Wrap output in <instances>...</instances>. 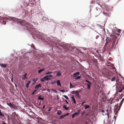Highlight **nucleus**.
I'll return each mask as SVG.
<instances>
[{
  "label": "nucleus",
  "mask_w": 124,
  "mask_h": 124,
  "mask_svg": "<svg viewBox=\"0 0 124 124\" xmlns=\"http://www.w3.org/2000/svg\"><path fill=\"white\" fill-rule=\"evenodd\" d=\"M116 87L119 89H120L119 92H120L124 89V83L121 80L117 79L116 80Z\"/></svg>",
  "instance_id": "nucleus-1"
},
{
  "label": "nucleus",
  "mask_w": 124,
  "mask_h": 124,
  "mask_svg": "<svg viewBox=\"0 0 124 124\" xmlns=\"http://www.w3.org/2000/svg\"><path fill=\"white\" fill-rule=\"evenodd\" d=\"M111 108H110L108 107L106 110H102L101 112L103 115L104 116L106 114L107 115H109V113H110V112H111Z\"/></svg>",
  "instance_id": "nucleus-2"
},
{
  "label": "nucleus",
  "mask_w": 124,
  "mask_h": 124,
  "mask_svg": "<svg viewBox=\"0 0 124 124\" xmlns=\"http://www.w3.org/2000/svg\"><path fill=\"white\" fill-rule=\"evenodd\" d=\"M26 25L27 30L29 31L30 29H31L32 28V26L31 24L28 23H26Z\"/></svg>",
  "instance_id": "nucleus-3"
},
{
  "label": "nucleus",
  "mask_w": 124,
  "mask_h": 124,
  "mask_svg": "<svg viewBox=\"0 0 124 124\" xmlns=\"http://www.w3.org/2000/svg\"><path fill=\"white\" fill-rule=\"evenodd\" d=\"M118 106L119 105L118 104H116L115 105V108L116 111H119L120 109V105L119 106V107H118Z\"/></svg>",
  "instance_id": "nucleus-4"
},
{
  "label": "nucleus",
  "mask_w": 124,
  "mask_h": 124,
  "mask_svg": "<svg viewBox=\"0 0 124 124\" xmlns=\"http://www.w3.org/2000/svg\"><path fill=\"white\" fill-rule=\"evenodd\" d=\"M111 72V71L109 70L106 71L105 72V76L108 78V77L109 76V74Z\"/></svg>",
  "instance_id": "nucleus-5"
},
{
  "label": "nucleus",
  "mask_w": 124,
  "mask_h": 124,
  "mask_svg": "<svg viewBox=\"0 0 124 124\" xmlns=\"http://www.w3.org/2000/svg\"><path fill=\"white\" fill-rule=\"evenodd\" d=\"M109 75L108 76V78L109 79H111V78L113 77L114 76V74L111 71V72H110V74H109Z\"/></svg>",
  "instance_id": "nucleus-6"
},
{
  "label": "nucleus",
  "mask_w": 124,
  "mask_h": 124,
  "mask_svg": "<svg viewBox=\"0 0 124 124\" xmlns=\"http://www.w3.org/2000/svg\"><path fill=\"white\" fill-rule=\"evenodd\" d=\"M86 85H87V89L88 90L90 89V87L92 85V83H90L88 84H86Z\"/></svg>",
  "instance_id": "nucleus-7"
},
{
  "label": "nucleus",
  "mask_w": 124,
  "mask_h": 124,
  "mask_svg": "<svg viewBox=\"0 0 124 124\" xmlns=\"http://www.w3.org/2000/svg\"><path fill=\"white\" fill-rule=\"evenodd\" d=\"M27 74L26 73H25L24 75L22 76V79L24 80L25 79V78H27Z\"/></svg>",
  "instance_id": "nucleus-8"
},
{
  "label": "nucleus",
  "mask_w": 124,
  "mask_h": 124,
  "mask_svg": "<svg viewBox=\"0 0 124 124\" xmlns=\"http://www.w3.org/2000/svg\"><path fill=\"white\" fill-rule=\"evenodd\" d=\"M83 106L85 109H87V108H89L90 107L89 105H83Z\"/></svg>",
  "instance_id": "nucleus-9"
},
{
  "label": "nucleus",
  "mask_w": 124,
  "mask_h": 124,
  "mask_svg": "<svg viewBox=\"0 0 124 124\" xmlns=\"http://www.w3.org/2000/svg\"><path fill=\"white\" fill-rule=\"evenodd\" d=\"M0 66L2 67H3L4 68H6L7 66L6 64H3L2 63L0 64Z\"/></svg>",
  "instance_id": "nucleus-10"
},
{
  "label": "nucleus",
  "mask_w": 124,
  "mask_h": 124,
  "mask_svg": "<svg viewBox=\"0 0 124 124\" xmlns=\"http://www.w3.org/2000/svg\"><path fill=\"white\" fill-rule=\"evenodd\" d=\"M71 99L72 100V101H73V103L75 104H76V102L75 100V99L74 97L73 96L71 97Z\"/></svg>",
  "instance_id": "nucleus-11"
},
{
  "label": "nucleus",
  "mask_w": 124,
  "mask_h": 124,
  "mask_svg": "<svg viewBox=\"0 0 124 124\" xmlns=\"http://www.w3.org/2000/svg\"><path fill=\"white\" fill-rule=\"evenodd\" d=\"M45 70V68H43L39 70L38 71V72L39 73H40L42 71H44Z\"/></svg>",
  "instance_id": "nucleus-12"
},
{
  "label": "nucleus",
  "mask_w": 124,
  "mask_h": 124,
  "mask_svg": "<svg viewBox=\"0 0 124 124\" xmlns=\"http://www.w3.org/2000/svg\"><path fill=\"white\" fill-rule=\"evenodd\" d=\"M42 97V95H39L38 97V99L39 100H41L43 101H44V99L43 97Z\"/></svg>",
  "instance_id": "nucleus-13"
},
{
  "label": "nucleus",
  "mask_w": 124,
  "mask_h": 124,
  "mask_svg": "<svg viewBox=\"0 0 124 124\" xmlns=\"http://www.w3.org/2000/svg\"><path fill=\"white\" fill-rule=\"evenodd\" d=\"M62 73L61 71H58L57 72L56 75L57 76H60L61 75Z\"/></svg>",
  "instance_id": "nucleus-14"
},
{
  "label": "nucleus",
  "mask_w": 124,
  "mask_h": 124,
  "mask_svg": "<svg viewBox=\"0 0 124 124\" xmlns=\"http://www.w3.org/2000/svg\"><path fill=\"white\" fill-rule=\"evenodd\" d=\"M41 84H39L36 86L35 87V88L36 89H37L39 88V87H41Z\"/></svg>",
  "instance_id": "nucleus-15"
},
{
  "label": "nucleus",
  "mask_w": 124,
  "mask_h": 124,
  "mask_svg": "<svg viewBox=\"0 0 124 124\" xmlns=\"http://www.w3.org/2000/svg\"><path fill=\"white\" fill-rule=\"evenodd\" d=\"M57 85L59 86H61V84L60 82V81L59 80H57Z\"/></svg>",
  "instance_id": "nucleus-16"
},
{
  "label": "nucleus",
  "mask_w": 124,
  "mask_h": 124,
  "mask_svg": "<svg viewBox=\"0 0 124 124\" xmlns=\"http://www.w3.org/2000/svg\"><path fill=\"white\" fill-rule=\"evenodd\" d=\"M7 104L11 107V108H14V106L10 102L9 103H7Z\"/></svg>",
  "instance_id": "nucleus-17"
},
{
  "label": "nucleus",
  "mask_w": 124,
  "mask_h": 124,
  "mask_svg": "<svg viewBox=\"0 0 124 124\" xmlns=\"http://www.w3.org/2000/svg\"><path fill=\"white\" fill-rule=\"evenodd\" d=\"M78 114V112H75L74 113L71 115V116L72 117V118H73L75 117V116L76 115Z\"/></svg>",
  "instance_id": "nucleus-18"
},
{
  "label": "nucleus",
  "mask_w": 124,
  "mask_h": 124,
  "mask_svg": "<svg viewBox=\"0 0 124 124\" xmlns=\"http://www.w3.org/2000/svg\"><path fill=\"white\" fill-rule=\"evenodd\" d=\"M80 74V73L79 72H77L76 73H75L74 75L73 76H78Z\"/></svg>",
  "instance_id": "nucleus-19"
},
{
  "label": "nucleus",
  "mask_w": 124,
  "mask_h": 124,
  "mask_svg": "<svg viewBox=\"0 0 124 124\" xmlns=\"http://www.w3.org/2000/svg\"><path fill=\"white\" fill-rule=\"evenodd\" d=\"M112 78L111 81H115L116 79V76H114L112 77Z\"/></svg>",
  "instance_id": "nucleus-20"
},
{
  "label": "nucleus",
  "mask_w": 124,
  "mask_h": 124,
  "mask_svg": "<svg viewBox=\"0 0 124 124\" xmlns=\"http://www.w3.org/2000/svg\"><path fill=\"white\" fill-rule=\"evenodd\" d=\"M62 107L63 108H64L65 110H68L69 108V107H66V106L65 105H63V106Z\"/></svg>",
  "instance_id": "nucleus-21"
},
{
  "label": "nucleus",
  "mask_w": 124,
  "mask_h": 124,
  "mask_svg": "<svg viewBox=\"0 0 124 124\" xmlns=\"http://www.w3.org/2000/svg\"><path fill=\"white\" fill-rule=\"evenodd\" d=\"M62 113V111L60 110H57V115H60Z\"/></svg>",
  "instance_id": "nucleus-22"
},
{
  "label": "nucleus",
  "mask_w": 124,
  "mask_h": 124,
  "mask_svg": "<svg viewBox=\"0 0 124 124\" xmlns=\"http://www.w3.org/2000/svg\"><path fill=\"white\" fill-rule=\"evenodd\" d=\"M31 82V81H28L26 85V86L27 88H28L29 86V84Z\"/></svg>",
  "instance_id": "nucleus-23"
},
{
  "label": "nucleus",
  "mask_w": 124,
  "mask_h": 124,
  "mask_svg": "<svg viewBox=\"0 0 124 124\" xmlns=\"http://www.w3.org/2000/svg\"><path fill=\"white\" fill-rule=\"evenodd\" d=\"M18 23H20V24L21 25V24H22V23H23L24 24H25V22L23 20H22V21H21L18 22Z\"/></svg>",
  "instance_id": "nucleus-24"
},
{
  "label": "nucleus",
  "mask_w": 124,
  "mask_h": 124,
  "mask_svg": "<svg viewBox=\"0 0 124 124\" xmlns=\"http://www.w3.org/2000/svg\"><path fill=\"white\" fill-rule=\"evenodd\" d=\"M75 95L77 96L78 97H80V96L79 95V93H78V91H76V94Z\"/></svg>",
  "instance_id": "nucleus-25"
},
{
  "label": "nucleus",
  "mask_w": 124,
  "mask_h": 124,
  "mask_svg": "<svg viewBox=\"0 0 124 124\" xmlns=\"http://www.w3.org/2000/svg\"><path fill=\"white\" fill-rule=\"evenodd\" d=\"M64 115H62L61 116H60L59 117V119H61L63 118V117H65V116H64Z\"/></svg>",
  "instance_id": "nucleus-26"
},
{
  "label": "nucleus",
  "mask_w": 124,
  "mask_h": 124,
  "mask_svg": "<svg viewBox=\"0 0 124 124\" xmlns=\"http://www.w3.org/2000/svg\"><path fill=\"white\" fill-rule=\"evenodd\" d=\"M44 79L45 80H49L48 77H47V76L44 77Z\"/></svg>",
  "instance_id": "nucleus-27"
},
{
  "label": "nucleus",
  "mask_w": 124,
  "mask_h": 124,
  "mask_svg": "<svg viewBox=\"0 0 124 124\" xmlns=\"http://www.w3.org/2000/svg\"><path fill=\"white\" fill-rule=\"evenodd\" d=\"M81 76H78L77 77H76L75 78V79L76 80L78 79H79L80 78Z\"/></svg>",
  "instance_id": "nucleus-28"
},
{
  "label": "nucleus",
  "mask_w": 124,
  "mask_h": 124,
  "mask_svg": "<svg viewBox=\"0 0 124 124\" xmlns=\"http://www.w3.org/2000/svg\"><path fill=\"white\" fill-rule=\"evenodd\" d=\"M12 20H14L15 21H16L17 20V19L15 18V17H12L11 18Z\"/></svg>",
  "instance_id": "nucleus-29"
},
{
  "label": "nucleus",
  "mask_w": 124,
  "mask_h": 124,
  "mask_svg": "<svg viewBox=\"0 0 124 124\" xmlns=\"http://www.w3.org/2000/svg\"><path fill=\"white\" fill-rule=\"evenodd\" d=\"M76 91H73L71 92V93L73 94H74L75 95L76 93Z\"/></svg>",
  "instance_id": "nucleus-30"
},
{
  "label": "nucleus",
  "mask_w": 124,
  "mask_h": 124,
  "mask_svg": "<svg viewBox=\"0 0 124 124\" xmlns=\"http://www.w3.org/2000/svg\"><path fill=\"white\" fill-rule=\"evenodd\" d=\"M40 80L42 82H43L45 80L44 79V78H43L41 79H40Z\"/></svg>",
  "instance_id": "nucleus-31"
},
{
  "label": "nucleus",
  "mask_w": 124,
  "mask_h": 124,
  "mask_svg": "<svg viewBox=\"0 0 124 124\" xmlns=\"http://www.w3.org/2000/svg\"><path fill=\"white\" fill-rule=\"evenodd\" d=\"M63 97H64L65 99H68V97L67 96H66V95H63Z\"/></svg>",
  "instance_id": "nucleus-32"
},
{
  "label": "nucleus",
  "mask_w": 124,
  "mask_h": 124,
  "mask_svg": "<svg viewBox=\"0 0 124 124\" xmlns=\"http://www.w3.org/2000/svg\"><path fill=\"white\" fill-rule=\"evenodd\" d=\"M93 62L96 63L97 62V61L96 59L94 60L93 61Z\"/></svg>",
  "instance_id": "nucleus-33"
},
{
  "label": "nucleus",
  "mask_w": 124,
  "mask_h": 124,
  "mask_svg": "<svg viewBox=\"0 0 124 124\" xmlns=\"http://www.w3.org/2000/svg\"><path fill=\"white\" fill-rule=\"evenodd\" d=\"M52 108L51 107H50L48 109V111H50L52 109Z\"/></svg>",
  "instance_id": "nucleus-34"
},
{
  "label": "nucleus",
  "mask_w": 124,
  "mask_h": 124,
  "mask_svg": "<svg viewBox=\"0 0 124 124\" xmlns=\"http://www.w3.org/2000/svg\"><path fill=\"white\" fill-rule=\"evenodd\" d=\"M70 89H71L72 88V87H73V86L70 83Z\"/></svg>",
  "instance_id": "nucleus-35"
},
{
  "label": "nucleus",
  "mask_w": 124,
  "mask_h": 124,
  "mask_svg": "<svg viewBox=\"0 0 124 124\" xmlns=\"http://www.w3.org/2000/svg\"><path fill=\"white\" fill-rule=\"evenodd\" d=\"M0 116H3V114H2V113L1 111V110H0Z\"/></svg>",
  "instance_id": "nucleus-36"
},
{
  "label": "nucleus",
  "mask_w": 124,
  "mask_h": 124,
  "mask_svg": "<svg viewBox=\"0 0 124 124\" xmlns=\"http://www.w3.org/2000/svg\"><path fill=\"white\" fill-rule=\"evenodd\" d=\"M6 23V22L5 21H3V23H2V24H5Z\"/></svg>",
  "instance_id": "nucleus-37"
},
{
  "label": "nucleus",
  "mask_w": 124,
  "mask_h": 124,
  "mask_svg": "<svg viewBox=\"0 0 124 124\" xmlns=\"http://www.w3.org/2000/svg\"><path fill=\"white\" fill-rule=\"evenodd\" d=\"M85 81L87 82L88 83H91V82L90 81H88V80H87L86 79H85Z\"/></svg>",
  "instance_id": "nucleus-38"
},
{
  "label": "nucleus",
  "mask_w": 124,
  "mask_h": 124,
  "mask_svg": "<svg viewBox=\"0 0 124 124\" xmlns=\"http://www.w3.org/2000/svg\"><path fill=\"white\" fill-rule=\"evenodd\" d=\"M69 115V114L68 113H67V114H64V116L65 117L66 116L68 115Z\"/></svg>",
  "instance_id": "nucleus-39"
},
{
  "label": "nucleus",
  "mask_w": 124,
  "mask_h": 124,
  "mask_svg": "<svg viewBox=\"0 0 124 124\" xmlns=\"http://www.w3.org/2000/svg\"><path fill=\"white\" fill-rule=\"evenodd\" d=\"M47 77H48V78L49 77H52V76L51 75L49 74L48 76H47Z\"/></svg>",
  "instance_id": "nucleus-40"
},
{
  "label": "nucleus",
  "mask_w": 124,
  "mask_h": 124,
  "mask_svg": "<svg viewBox=\"0 0 124 124\" xmlns=\"http://www.w3.org/2000/svg\"><path fill=\"white\" fill-rule=\"evenodd\" d=\"M60 92H62V93H64V91L63 90H60Z\"/></svg>",
  "instance_id": "nucleus-41"
},
{
  "label": "nucleus",
  "mask_w": 124,
  "mask_h": 124,
  "mask_svg": "<svg viewBox=\"0 0 124 124\" xmlns=\"http://www.w3.org/2000/svg\"><path fill=\"white\" fill-rule=\"evenodd\" d=\"M50 73H51L50 72H48L47 73H46V75H47V74H50Z\"/></svg>",
  "instance_id": "nucleus-42"
},
{
  "label": "nucleus",
  "mask_w": 124,
  "mask_h": 124,
  "mask_svg": "<svg viewBox=\"0 0 124 124\" xmlns=\"http://www.w3.org/2000/svg\"><path fill=\"white\" fill-rule=\"evenodd\" d=\"M37 90H34L33 91V92H34V93H35L36 92H37Z\"/></svg>",
  "instance_id": "nucleus-43"
},
{
  "label": "nucleus",
  "mask_w": 124,
  "mask_h": 124,
  "mask_svg": "<svg viewBox=\"0 0 124 124\" xmlns=\"http://www.w3.org/2000/svg\"><path fill=\"white\" fill-rule=\"evenodd\" d=\"M85 103V102H82L81 103V105H83V104Z\"/></svg>",
  "instance_id": "nucleus-44"
},
{
  "label": "nucleus",
  "mask_w": 124,
  "mask_h": 124,
  "mask_svg": "<svg viewBox=\"0 0 124 124\" xmlns=\"http://www.w3.org/2000/svg\"><path fill=\"white\" fill-rule=\"evenodd\" d=\"M65 101L66 102V103L67 104H69L68 103V102L67 101V100H65Z\"/></svg>",
  "instance_id": "nucleus-45"
},
{
  "label": "nucleus",
  "mask_w": 124,
  "mask_h": 124,
  "mask_svg": "<svg viewBox=\"0 0 124 124\" xmlns=\"http://www.w3.org/2000/svg\"><path fill=\"white\" fill-rule=\"evenodd\" d=\"M123 99L122 101H121V104H122V103H123Z\"/></svg>",
  "instance_id": "nucleus-46"
},
{
  "label": "nucleus",
  "mask_w": 124,
  "mask_h": 124,
  "mask_svg": "<svg viewBox=\"0 0 124 124\" xmlns=\"http://www.w3.org/2000/svg\"><path fill=\"white\" fill-rule=\"evenodd\" d=\"M108 64H111L113 66V65H114L113 64H111L110 62H109V63H108Z\"/></svg>",
  "instance_id": "nucleus-47"
},
{
  "label": "nucleus",
  "mask_w": 124,
  "mask_h": 124,
  "mask_svg": "<svg viewBox=\"0 0 124 124\" xmlns=\"http://www.w3.org/2000/svg\"><path fill=\"white\" fill-rule=\"evenodd\" d=\"M43 108H45V105H44L43 106Z\"/></svg>",
  "instance_id": "nucleus-48"
},
{
  "label": "nucleus",
  "mask_w": 124,
  "mask_h": 124,
  "mask_svg": "<svg viewBox=\"0 0 124 124\" xmlns=\"http://www.w3.org/2000/svg\"><path fill=\"white\" fill-rule=\"evenodd\" d=\"M2 124H6V123L4 122H3L2 123Z\"/></svg>",
  "instance_id": "nucleus-49"
},
{
  "label": "nucleus",
  "mask_w": 124,
  "mask_h": 124,
  "mask_svg": "<svg viewBox=\"0 0 124 124\" xmlns=\"http://www.w3.org/2000/svg\"><path fill=\"white\" fill-rule=\"evenodd\" d=\"M34 92H32V93H31V94H32V95H34Z\"/></svg>",
  "instance_id": "nucleus-50"
},
{
  "label": "nucleus",
  "mask_w": 124,
  "mask_h": 124,
  "mask_svg": "<svg viewBox=\"0 0 124 124\" xmlns=\"http://www.w3.org/2000/svg\"><path fill=\"white\" fill-rule=\"evenodd\" d=\"M118 32H120V29H118Z\"/></svg>",
  "instance_id": "nucleus-51"
},
{
  "label": "nucleus",
  "mask_w": 124,
  "mask_h": 124,
  "mask_svg": "<svg viewBox=\"0 0 124 124\" xmlns=\"http://www.w3.org/2000/svg\"><path fill=\"white\" fill-rule=\"evenodd\" d=\"M41 101H40V102H39V105H40V104H41Z\"/></svg>",
  "instance_id": "nucleus-52"
},
{
  "label": "nucleus",
  "mask_w": 124,
  "mask_h": 124,
  "mask_svg": "<svg viewBox=\"0 0 124 124\" xmlns=\"http://www.w3.org/2000/svg\"><path fill=\"white\" fill-rule=\"evenodd\" d=\"M113 70H115V69H115V68L114 67L113 68Z\"/></svg>",
  "instance_id": "nucleus-53"
},
{
  "label": "nucleus",
  "mask_w": 124,
  "mask_h": 124,
  "mask_svg": "<svg viewBox=\"0 0 124 124\" xmlns=\"http://www.w3.org/2000/svg\"><path fill=\"white\" fill-rule=\"evenodd\" d=\"M34 79H35V78H34V79H33V80H34Z\"/></svg>",
  "instance_id": "nucleus-54"
},
{
  "label": "nucleus",
  "mask_w": 124,
  "mask_h": 124,
  "mask_svg": "<svg viewBox=\"0 0 124 124\" xmlns=\"http://www.w3.org/2000/svg\"><path fill=\"white\" fill-rule=\"evenodd\" d=\"M110 36V37H111V36Z\"/></svg>",
  "instance_id": "nucleus-55"
},
{
  "label": "nucleus",
  "mask_w": 124,
  "mask_h": 124,
  "mask_svg": "<svg viewBox=\"0 0 124 124\" xmlns=\"http://www.w3.org/2000/svg\"><path fill=\"white\" fill-rule=\"evenodd\" d=\"M55 91H56V90H55Z\"/></svg>",
  "instance_id": "nucleus-56"
}]
</instances>
